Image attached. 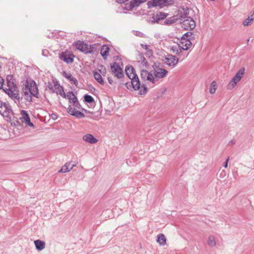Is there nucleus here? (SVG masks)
<instances>
[{
    "label": "nucleus",
    "mask_w": 254,
    "mask_h": 254,
    "mask_svg": "<svg viewBox=\"0 0 254 254\" xmlns=\"http://www.w3.org/2000/svg\"><path fill=\"white\" fill-rule=\"evenodd\" d=\"M6 83L8 88L3 89L4 92L13 100L21 101L22 98L19 96V90L13 75L9 74L6 76Z\"/></svg>",
    "instance_id": "obj_1"
},
{
    "label": "nucleus",
    "mask_w": 254,
    "mask_h": 254,
    "mask_svg": "<svg viewBox=\"0 0 254 254\" xmlns=\"http://www.w3.org/2000/svg\"><path fill=\"white\" fill-rule=\"evenodd\" d=\"M130 83L127 82H121L120 85H125L127 89H129L130 86L134 90H139V93L141 95L147 93V88L145 84H143L141 86L140 81L137 75H134L130 79Z\"/></svg>",
    "instance_id": "obj_2"
},
{
    "label": "nucleus",
    "mask_w": 254,
    "mask_h": 254,
    "mask_svg": "<svg viewBox=\"0 0 254 254\" xmlns=\"http://www.w3.org/2000/svg\"><path fill=\"white\" fill-rule=\"evenodd\" d=\"M23 88L30 93L33 96L39 98V90L35 81L32 79H27Z\"/></svg>",
    "instance_id": "obj_3"
},
{
    "label": "nucleus",
    "mask_w": 254,
    "mask_h": 254,
    "mask_svg": "<svg viewBox=\"0 0 254 254\" xmlns=\"http://www.w3.org/2000/svg\"><path fill=\"white\" fill-rule=\"evenodd\" d=\"M181 20L182 27L186 30H192L195 27V21L186 14L181 16Z\"/></svg>",
    "instance_id": "obj_4"
},
{
    "label": "nucleus",
    "mask_w": 254,
    "mask_h": 254,
    "mask_svg": "<svg viewBox=\"0 0 254 254\" xmlns=\"http://www.w3.org/2000/svg\"><path fill=\"white\" fill-rule=\"evenodd\" d=\"M160 63L156 62L152 65L153 73L156 80L165 77L168 72L166 69L160 67Z\"/></svg>",
    "instance_id": "obj_5"
},
{
    "label": "nucleus",
    "mask_w": 254,
    "mask_h": 254,
    "mask_svg": "<svg viewBox=\"0 0 254 254\" xmlns=\"http://www.w3.org/2000/svg\"><path fill=\"white\" fill-rule=\"evenodd\" d=\"M245 67H242L236 73L234 77L231 80L230 82L227 85V88L228 89H232L237 85V84L241 80L243 76L245 74Z\"/></svg>",
    "instance_id": "obj_6"
},
{
    "label": "nucleus",
    "mask_w": 254,
    "mask_h": 254,
    "mask_svg": "<svg viewBox=\"0 0 254 254\" xmlns=\"http://www.w3.org/2000/svg\"><path fill=\"white\" fill-rule=\"evenodd\" d=\"M174 3L173 0H151L147 3L148 8H151L154 7H159L162 8Z\"/></svg>",
    "instance_id": "obj_7"
},
{
    "label": "nucleus",
    "mask_w": 254,
    "mask_h": 254,
    "mask_svg": "<svg viewBox=\"0 0 254 254\" xmlns=\"http://www.w3.org/2000/svg\"><path fill=\"white\" fill-rule=\"evenodd\" d=\"M73 46L78 50L85 54H91L93 52L94 48L85 43L84 42L78 41L73 43Z\"/></svg>",
    "instance_id": "obj_8"
},
{
    "label": "nucleus",
    "mask_w": 254,
    "mask_h": 254,
    "mask_svg": "<svg viewBox=\"0 0 254 254\" xmlns=\"http://www.w3.org/2000/svg\"><path fill=\"white\" fill-rule=\"evenodd\" d=\"M110 69L112 73L118 79H120L124 77L123 70L119 63L115 62L110 64Z\"/></svg>",
    "instance_id": "obj_9"
},
{
    "label": "nucleus",
    "mask_w": 254,
    "mask_h": 254,
    "mask_svg": "<svg viewBox=\"0 0 254 254\" xmlns=\"http://www.w3.org/2000/svg\"><path fill=\"white\" fill-rule=\"evenodd\" d=\"M0 114L5 120H10V114L13 115V112L9 103L4 102L3 106H0Z\"/></svg>",
    "instance_id": "obj_10"
},
{
    "label": "nucleus",
    "mask_w": 254,
    "mask_h": 254,
    "mask_svg": "<svg viewBox=\"0 0 254 254\" xmlns=\"http://www.w3.org/2000/svg\"><path fill=\"white\" fill-rule=\"evenodd\" d=\"M59 58L61 60L67 64H71L73 62L74 56L68 51L62 52L59 55Z\"/></svg>",
    "instance_id": "obj_11"
},
{
    "label": "nucleus",
    "mask_w": 254,
    "mask_h": 254,
    "mask_svg": "<svg viewBox=\"0 0 254 254\" xmlns=\"http://www.w3.org/2000/svg\"><path fill=\"white\" fill-rule=\"evenodd\" d=\"M163 61L169 66L174 67L178 63V59L175 56L168 55L164 58Z\"/></svg>",
    "instance_id": "obj_12"
},
{
    "label": "nucleus",
    "mask_w": 254,
    "mask_h": 254,
    "mask_svg": "<svg viewBox=\"0 0 254 254\" xmlns=\"http://www.w3.org/2000/svg\"><path fill=\"white\" fill-rule=\"evenodd\" d=\"M147 0H131L129 2L126 4V9L132 11L134 8L138 7L141 4L146 2Z\"/></svg>",
    "instance_id": "obj_13"
},
{
    "label": "nucleus",
    "mask_w": 254,
    "mask_h": 254,
    "mask_svg": "<svg viewBox=\"0 0 254 254\" xmlns=\"http://www.w3.org/2000/svg\"><path fill=\"white\" fill-rule=\"evenodd\" d=\"M76 108H73L70 105L67 108V112L70 115L75 116L76 118H83L85 117V115L78 111H76Z\"/></svg>",
    "instance_id": "obj_14"
},
{
    "label": "nucleus",
    "mask_w": 254,
    "mask_h": 254,
    "mask_svg": "<svg viewBox=\"0 0 254 254\" xmlns=\"http://www.w3.org/2000/svg\"><path fill=\"white\" fill-rule=\"evenodd\" d=\"M75 165L72 162L66 163L61 169L57 171V173H65L69 172Z\"/></svg>",
    "instance_id": "obj_15"
},
{
    "label": "nucleus",
    "mask_w": 254,
    "mask_h": 254,
    "mask_svg": "<svg viewBox=\"0 0 254 254\" xmlns=\"http://www.w3.org/2000/svg\"><path fill=\"white\" fill-rule=\"evenodd\" d=\"M180 43L181 45H179V47H181L183 50H189L192 45L190 39L181 38Z\"/></svg>",
    "instance_id": "obj_16"
},
{
    "label": "nucleus",
    "mask_w": 254,
    "mask_h": 254,
    "mask_svg": "<svg viewBox=\"0 0 254 254\" xmlns=\"http://www.w3.org/2000/svg\"><path fill=\"white\" fill-rule=\"evenodd\" d=\"M54 87L55 92L57 93V94H60L64 98H66V94L64 93V88L60 85L58 81L54 82Z\"/></svg>",
    "instance_id": "obj_17"
},
{
    "label": "nucleus",
    "mask_w": 254,
    "mask_h": 254,
    "mask_svg": "<svg viewBox=\"0 0 254 254\" xmlns=\"http://www.w3.org/2000/svg\"><path fill=\"white\" fill-rule=\"evenodd\" d=\"M167 16V13L163 12H159L157 13L156 17L154 15L152 16L151 21L152 23H158L160 20L165 18Z\"/></svg>",
    "instance_id": "obj_18"
},
{
    "label": "nucleus",
    "mask_w": 254,
    "mask_h": 254,
    "mask_svg": "<svg viewBox=\"0 0 254 254\" xmlns=\"http://www.w3.org/2000/svg\"><path fill=\"white\" fill-rule=\"evenodd\" d=\"M126 74L130 79L134 75H137L134 68L132 65L127 66L125 68Z\"/></svg>",
    "instance_id": "obj_19"
},
{
    "label": "nucleus",
    "mask_w": 254,
    "mask_h": 254,
    "mask_svg": "<svg viewBox=\"0 0 254 254\" xmlns=\"http://www.w3.org/2000/svg\"><path fill=\"white\" fill-rule=\"evenodd\" d=\"M83 139L85 141L91 144L96 143L98 141V140L91 134H86L84 135L83 136Z\"/></svg>",
    "instance_id": "obj_20"
},
{
    "label": "nucleus",
    "mask_w": 254,
    "mask_h": 254,
    "mask_svg": "<svg viewBox=\"0 0 254 254\" xmlns=\"http://www.w3.org/2000/svg\"><path fill=\"white\" fill-rule=\"evenodd\" d=\"M63 75L69 81L73 83L75 85L77 86L78 84L77 80L72 76L70 73H67L65 71L63 72Z\"/></svg>",
    "instance_id": "obj_21"
},
{
    "label": "nucleus",
    "mask_w": 254,
    "mask_h": 254,
    "mask_svg": "<svg viewBox=\"0 0 254 254\" xmlns=\"http://www.w3.org/2000/svg\"><path fill=\"white\" fill-rule=\"evenodd\" d=\"M34 244L36 249L39 251L43 250L45 247V243L40 240L35 241Z\"/></svg>",
    "instance_id": "obj_22"
},
{
    "label": "nucleus",
    "mask_w": 254,
    "mask_h": 254,
    "mask_svg": "<svg viewBox=\"0 0 254 254\" xmlns=\"http://www.w3.org/2000/svg\"><path fill=\"white\" fill-rule=\"evenodd\" d=\"M109 52V48L107 45H103L101 49L100 54L103 59L106 60Z\"/></svg>",
    "instance_id": "obj_23"
},
{
    "label": "nucleus",
    "mask_w": 254,
    "mask_h": 254,
    "mask_svg": "<svg viewBox=\"0 0 254 254\" xmlns=\"http://www.w3.org/2000/svg\"><path fill=\"white\" fill-rule=\"evenodd\" d=\"M69 102L72 103L74 108L78 109H80L81 106L78 101L77 97L75 95H74L72 98H69Z\"/></svg>",
    "instance_id": "obj_24"
},
{
    "label": "nucleus",
    "mask_w": 254,
    "mask_h": 254,
    "mask_svg": "<svg viewBox=\"0 0 254 254\" xmlns=\"http://www.w3.org/2000/svg\"><path fill=\"white\" fill-rule=\"evenodd\" d=\"M157 242L160 245L163 246L166 244V239L165 236L162 234H160L158 235Z\"/></svg>",
    "instance_id": "obj_25"
},
{
    "label": "nucleus",
    "mask_w": 254,
    "mask_h": 254,
    "mask_svg": "<svg viewBox=\"0 0 254 254\" xmlns=\"http://www.w3.org/2000/svg\"><path fill=\"white\" fill-rule=\"evenodd\" d=\"M93 75L95 79L98 83L101 85H103L104 84V81L99 73H98L97 71H94Z\"/></svg>",
    "instance_id": "obj_26"
},
{
    "label": "nucleus",
    "mask_w": 254,
    "mask_h": 254,
    "mask_svg": "<svg viewBox=\"0 0 254 254\" xmlns=\"http://www.w3.org/2000/svg\"><path fill=\"white\" fill-rule=\"evenodd\" d=\"M13 115L10 114V120H5L6 122L10 123V125L14 127H17L18 125H20L19 122L17 120V118L13 117L12 119L11 118V116Z\"/></svg>",
    "instance_id": "obj_27"
},
{
    "label": "nucleus",
    "mask_w": 254,
    "mask_h": 254,
    "mask_svg": "<svg viewBox=\"0 0 254 254\" xmlns=\"http://www.w3.org/2000/svg\"><path fill=\"white\" fill-rule=\"evenodd\" d=\"M145 80H148L151 82L152 83L154 84L157 80L154 76V74L153 75L151 72H149L148 74L146 75V77H145Z\"/></svg>",
    "instance_id": "obj_28"
},
{
    "label": "nucleus",
    "mask_w": 254,
    "mask_h": 254,
    "mask_svg": "<svg viewBox=\"0 0 254 254\" xmlns=\"http://www.w3.org/2000/svg\"><path fill=\"white\" fill-rule=\"evenodd\" d=\"M23 92L24 93V98L25 99V100L27 102H32V95L27 92V91L25 90L23 88Z\"/></svg>",
    "instance_id": "obj_29"
},
{
    "label": "nucleus",
    "mask_w": 254,
    "mask_h": 254,
    "mask_svg": "<svg viewBox=\"0 0 254 254\" xmlns=\"http://www.w3.org/2000/svg\"><path fill=\"white\" fill-rule=\"evenodd\" d=\"M207 244L208 245L211 247H214L216 245V242L215 238L213 236H210L208 237V241H207Z\"/></svg>",
    "instance_id": "obj_30"
},
{
    "label": "nucleus",
    "mask_w": 254,
    "mask_h": 254,
    "mask_svg": "<svg viewBox=\"0 0 254 254\" xmlns=\"http://www.w3.org/2000/svg\"><path fill=\"white\" fill-rule=\"evenodd\" d=\"M84 101L86 103H91L94 102V99L91 96L85 94L84 96Z\"/></svg>",
    "instance_id": "obj_31"
},
{
    "label": "nucleus",
    "mask_w": 254,
    "mask_h": 254,
    "mask_svg": "<svg viewBox=\"0 0 254 254\" xmlns=\"http://www.w3.org/2000/svg\"><path fill=\"white\" fill-rule=\"evenodd\" d=\"M22 113H23V117L22 118L23 121V122H25L26 124L30 121V117H29L28 114L25 111H22Z\"/></svg>",
    "instance_id": "obj_32"
},
{
    "label": "nucleus",
    "mask_w": 254,
    "mask_h": 254,
    "mask_svg": "<svg viewBox=\"0 0 254 254\" xmlns=\"http://www.w3.org/2000/svg\"><path fill=\"white\" fill-rule=\"evenodd\" d=\"M139 59H140L141 64L145 65L146 66H148V63L142 53L139 54Z\"/></svg>",
    "instance_id": "obj_33"
},
{
    "label": "nucleus",
    "mask_w": 254,
    "mask_h": 254,
    "mask_svg": "<svg viewBox=\"0 0 254 254\" xmlns=\"http://www.w3.org/2000/svg\"><path fill=\"white\" fill-rule=\"evenodd\" d=\"M216 82L215 81H212L210 84V88L209 90V92L211 94H213L215 93L216 89Z\"/></svg>",
    "instance_id": "obj_34"
},
{
    "label": "nucleus",
    "mask_w": 254,
    "mask_h": 254,
    "mask_svg": "<svg viewBox=\"0 0 254 254\" xmlns=\"http://www.w3.org/2000/svg\"><path fill=\"white\" fill-rule=\"evenodd\" d=\"M177 20V18L175 16H173L167 19L164 23L166 24H171L175 23Z\"/></svg>",
    "instance_id": "obj_35"
},
{
    "label": "nucleus",
    "mask_w": 254,
    "mask_h": 254,
    "mask_svg": "<svg viewBox=\"0 0 254 254\" xmlns=\"http://www.w3.org/2000/svg\"><path fill=\"white\" fill-rule=\"evenodd\" d=\"M148 71L145 69H142L140 71V76L141 78L143 80H145V77H146V75L148 73Z\"/></svg>",
    "instance_id": "obj_36"
},
{
    "label": "nucleus",
    "mask_w": 254,
    "mask_h": 254,
    "mask_svg": "<svg viewBox=\"0 0 254 254\" xmlns=\"http://www.w3.org/2000/svg\"><path fill=\"white\" fill-rule=\"evenodd\" d=\"M133 34L134 35H135L136 36L141 37V38H145L146 37V35L144 33H143L140 31H133Z\"/></svg>",
    "instance_id": "obj_37"
},
{
    "label": "nucleus",
    "mask_w": 254,
    "mask_h": 254,
    "mask_svg": "<svg viewBox=\"0 0 254 254\" xmlns=\"http://www.w3.org/2000/svg\"><path fill=\"white\" fill-rule=\"evenodd\" d=\"M181 47H179V45L178 46V47L176 46H174L172 47V50H173L174 52H175L176 54H180L182 50Z\"/></svg>",
    "instance_id": "obj_38"
},
{
    "label": "nucleus",
    "mask_w": 254,
    "mask_h": 254,
    "mask_svg": "<svg viewBox=\"0 0 254 254\" xmlns=\"http://www.w3.org/2000/svg\"><path fill=\"white\" fill-rule=\"evenodd\" d=\"M192 35V32H188L186 33L182 37V38H187V39H190V37H191Z\"/></svg>",
    "instance_id": "obj_39"
},
{
    "label": "nucleus",
    "mask_w": 254,
    "mask_h": 254,
    "mask_svg": "<svg viewBox=\"0 0 254 254\" xmlns=\"http://www.w3.org/2000/svg\"><path fill=\"white\" fill-rule=\"evenodd\" d=\"M252 22L251 20H250L249 19H246L244 22H243V25L244 26H248L249 25H250L251 23H252Z\"/></svg>",
    "instance_id": "obj_40"
},
{
    "label": "nucleus",
    "mask_w": 254,
    "mask_h": 254,
    "mask_svg": "<svg viewBox=\"0 0 254 254\" xmlns=\"http://www.w3.org/2000/svg\"><path fill=\"white\" fill-rule=\"evenodd\" d=\"M74 95H75V94L73 93L72 91H69L66 94V98L67 97L69 100V98H72Z\"/></svg>",
    "instance_id": "obj_41"
},
{
    "label": "nucleus",
    "mask_w": 254,
    "mask_h": 254,
    "mask_svg": "<svg viewBox=\"0 0 254 254\" xmlns=\"http://www.w3.org/2000/svg\"><path fill=\"white\" fill-rule=\"evenodd\" d=\"M48 87L50 90H52L53 93L55 92V90L54 89L53 84L51 82H48Z\"/></svg>",
    "instance_id": "obj_42"
},
{
    "label": "nucleus",
    "mask_w": 254,
    "mask_h": 254,
    "mask_svg": "<svg viewBox=\"0 0 254 254\" xmlns=\"http://www.w3.org/2000/svg\"><path fill=\"white\" fill-rule=\"evenodd\" d=\"M247 19H249L250 20H251V21H253L254 19V14H251V13L249 14V15H248V17L247 18Z\"/></svg>",
    "instance_id": "obj_43"
},
{
    "label": "nucleus",
    "mask_w": 254,
    "mask_h": 254,
    "mask_svg": "<svg viewBox=\"0 0 254 254\" xmlns=\"http://www.w3.org/2000/svg\"><path fill=\"white\" fill-rule=\"evenodd\" d=\"M247 19H249L250 20H251V21H253L254 19V14H251V13L249 14V15H248V17L247 18Z\"/></svg>",
    "instance_id": "obj_44"
},
{
    "label": "nucleus",
    "mask_w": 254,
    "mask_h": 254,
    "mask_svg": "<svg viewBox=\"0 0 254 254\" xmlns=\"http://www.w3.org/2000/svg\"><path fill=\"white\" fill-rule=\"evenodd\" d=\"M101 67L103 68V70L100 69L99 71L101 72V73L103 75H104V74H105L106 72V69L103 66H101Z\"/></svg>",
    "instance_id": "obj_45"
},
{
    "label": "nucleus",
    "mask_w": 254,
    "mask_h": 254,
    "mask_svg": "<svg viewBox=\"0 0 254 254\" xmlns=\"http://www.w3.org/2000/svg\"><path fill=\"white\" fill-rule=\"evenodd\" d=\"M3 79L0 76V89H3Z\"/></svg>",
    "instance_id": "obj_46"
},
{
    "label": "nucleus",
    "mask_w": 254,
    "mask_h": 254,
    "mask_svg": "<svg viewBox=\"0 0 254 254\" xmlns=\"http://www.w3.org/2000/svg\"><path fill=\"white\" fill-rule=\"evenodd\" d=\"M140 46L143 49H145V50H147L148 48V46L147 45H144L143 44H141Z\"/></svg>",
    "instance_id": "obj_47"
},
{
    "label": "nucleus",
    "mask_w": 254,
    "mask_h": 254,
    "mask_svg": "<svg viewBox=\"0 0 254 254\" xmlns=\"http://www.w3.org/2000/svg\"><path fill=\"white\" fill-rule=\"evenodd\" d=\"M108 80L110 84H112L114 83V81L112 80V79L111 78V77H110L109 76L108 77Z\"/></svg>",
    "instance_id": "obj_48"
},
{
    "label": "nucleus",
    "mask_w": 254,
    "mask_h": 254,
    "mask_svg": "<svg viewBox=\"0 0 254 254\" xmlns=\"http://www.w3.org/2000/svg\"><path fill=\"white\" fill-rule=\"evenodd\" d=\"M236 141L235 140L232 139L229 142L228 145H233L235 143Z\"/></svg>",
    "instance_id": "obj_49"
},
{
    "label": "nucleus",
    "mask_w": 254,
    "mask_h": 254,
    "mask_svg": "<svg viewBox=\"0 0 254 254\" xmlns=\"http://www.w3.org/2000/svg\"><path fill=\"white\" fill-rule=\"evenodd\" d=\"M228 160H229V158L227 159V160H226L224 164V167L225 168H227V166H228Z\"/></svg>",
    "instance_id": "obj_50"
},
{
    "label": "nucleus",
    "mask_w": 254,
    "mask_h": 254,
    "mask_svg": "<svg viewBox=\"0 0 254 254\" xmlns=\"http://www.w3.org/2000/svg\"><path fill=\"white\" fill-rule=\"evenodd\" d=\"M128 0H117L118 2L120 3H124Z\"/></svg>",
    "instance_id": "obj_51"
},
{
    "label": "nucleus",
    "mask_w": 254,
    "mask_h": 254,
    "mask_svg": "<svg viewBox=\"0 0 254 254\" xmlns=\"http://www.w3.org/2000/svg\"><path fill=\"white\" fill-rule=\"evenodd\" d=\"M27 125L30 127H34V125L30 121L27 124Z\"/></svg>",
    "instance_id": "obj_52"
},
{
    "label": "nucleus",
    "mask_w": 254,
    "mask_h": 254,
    "mask_svg": "<svg viewBox=\"0 0 254 254\" xmlns=\"http://www.w3.org/2000/svg\"><path fill=\"white\" fill-rule=\"evenodd\" d=\"M249 41H250V39H248L247 40V44H248V43H249Z\"/></svg>",
    "instance_id": "obj_53"
},
{
    "label": "nucleus",
    "mask_w": 254,
    "mask_h": 254,
    "mask_svg": "<svg viewBox=\"0 0 254 254\" xmlns=\"http://www.w3.org/2000/svg\"><path fill=\"white\" fill-rule=\"evenodd\" d=\"M251 14H254V10L253 11H252V12H251Z\"/></svg>",
    "instance_id": "obj_54"
}]
</instances>
